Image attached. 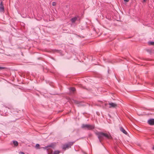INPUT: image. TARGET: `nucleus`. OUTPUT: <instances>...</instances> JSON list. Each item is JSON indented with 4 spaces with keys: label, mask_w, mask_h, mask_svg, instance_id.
I'll return each mask as SVG.
<instances>
[{
    "label": "nucleus",
    "mask_w": 154,
    "mask_h": 154,
    "mask_svg": "<svg viewBox=\"0 0 154 154\" xmlns=\"http://www.w3.org/2000/svg\"><path fill=\"white\" fill-rule=\"evenodd\" d=\"M68 102L69 101V99L68 98Z\"/></svg>",
    "instance_id": "25"
},
{
    "label": "nucleus",
    "mask_w": 154,
    "mask_h": 154,
    "mask_svg": "<svg viewBox=\"0 0 154 154\" xmlns=\"http://www.w3.org/2000/svg\"><path fill=\"white\" fill-rule=\"evenodd\" d=\"M154 150V146L152 148Z\"/></svg>",
    "instance_id": "24"
},
{
    "label": "nucleus",
    "mask_w": 154,
    "mask_h": 154,
    "mask_svg": "<svg viewBox=\"0 0 154 154\" xmlns=\"http://www.w3.org/2000/svg\"><path fill=\"white\" fill-rule=\"evenodd\" d=\"M148 123L150 125H154V119H151L148 121Z\"/></svg>",
    "instance_id": "6"
},
{
    "label": "nucleus",
    "mask_w": 154,
    "mask_h": 154,
    "mask_svg": "<svg viewBox=\"0 0 154 154\" xmlns=\"http://www.w3.org/2000/svg\"><path fill=\"white\" fill-rule=\"evenodd\" d=\"M109 108H116L117 106V104L116 103L112 102L109 103Z\"/></svg>",
    "instance_id": "5"
},
{
    "label": "nucleus",
    "mask_w": 154,
    "mask_h": 154,
    "mask_svg": "<svg viewBox=\"0 0 154 154\" xmlns=\"http://www.w3.org/2000/svg\"><path fill=\"white\" fill-rule=\"evenodd\" d=\"M67 148V144H66L63 148H65V149H66Z\"/></svg>",
    "instance_id": "16"
},
{
    "label": "nucleus",
    "mask_w": 154,
    "mask_h": 154,
    "mask_svg": "<svg viewBox=\"0 0 154 154\" xmlns=\"http://www.w3.org/2000/svg\"><path fill=\"white\" fill-rule=\"evenodd\" d=\"M39 145L38 144H37L36 145V147H39Z\"/></svg>",
    "instance_id": "17"
},
{
    "label": "nucleus",
    "mask_w": 154,
    "mask_h": 154,
    "mask_svg": "<svg viewBox=\"0 0 154 154\" xmlns=\"http://www.w3.org/2000/svg\"><path fill=\"white\" fill-rule=\"evenodd\" d=\"M120 130L123 133L125 134H127V132L122 127H121L120 128Z\"/></svg>",
    "instance_id": "9"
},
{
    "label": "nucleus",
    "mask_w": 154,
    "mask_h": 154,
    "mask_svg": "<svg viewBox=\"0 0 154 154\" xmlns=\"http://www.w3.org/2000/svg\"><path fill=\"white\" fill-rule=\"evenodd\" d=\"M56 146V143H52L50 144L45 147L44 148L46 149L48 152H51V150L52 149H54Z\"/></svg>",
    "instance_id": "4"
},
{
    "label": "nucleus",
    "mask_w": 154,
    "mask_h": 154,
    "mask_svg": "<svg viewBox=\"0 0 154 154\" xmlns=\"http://www.w3.org/2000/svg\"><path fill=\"white\" fill-rule=\"evenodd\" d=\"M82 128L88 130H91L94 128V125L89 124H82Z\"/></svg>",
    "instance_id": "3"
},
{
    "label": "nucleus",
    "mask_w": 154,
    "mask_h": 154,
    "mask_svg": "<svg viewBox=\"0 0 154 154\" xmlns=\"http://www.w3.org/2000/svg\"><path fill=\"white\" fill-rule=\"evenodd\" d=\"M71 23V26H74L76 25L79 23L80 21V18L78 16H76L72 18L70 20Z\"/></svg>",
    "instance_id": "2"
},
{
    "label": "nucleus",
    "mask_w": 154,
    "mask_h": 154,
    "mask_svg": "<svg viewBox=\"0 0 154 154\" xmlns=\"http://www.w3.org/2000/svg\"><path fill=\"white\" fill-rule=\"evenodd\" d=\"M60 153V152L58 151H55L53 154H59Z\"/></svg>",
    "instance_id": "14"
},
{
    "label": "nucleus",
    "mask_w": 154,
    "mask_h": 154,
    "mask_svg": "<svg viewBox=\"0 0 154 154\" xmlns=\"http://www.w3.org/2000/svg\"><path fill=\"white\" fill-rule=\"evenodd\" d=\"M3 6L2 2H1L0 4V6Z\"/></svg>",
    "instance_id": "18"
},
{
    "label": "nucleus",
    "mask_w": 154,
    "mask_h": 154,
    "mask_svg": "<svg viewBox=\"0 0 154 154\" xmlns=\"http://www.w3.org/2000/svg\"><path fill=\"white\" fill-rule=\"evenodd\" d=\"M8 109H9V108H7L5 106H3L2 108V111L5 113L7 112Z\"/></svg>",
    "instance_id": "8"
},
{
    "label": "nucleus",
    "mask_w": 154,
    "mask_h": 154,
    "mask_svg": "<svg viewBox=\"0 0 154 154\" xmlns=\"http://www.w3.org/2000/svg\"><path fill=\"white\" fill-rule=\"evenodd\" d=\"M56 3L55 2H53L52 3V5L53 6H54L56 5Z\"/></svg>",
    "instance_id": "15"
},
{
    "label": "nucleus",
    "mask_w": 154,
    "mask_h": 154,
    "mask_svg": "<svg viewBox=\"0 0 154 154\" xmlns=\"http://www.w3.org/2000/svg\"><path fill=\"white\" fill-rule=\"evenodd\" d=\"M4 10V7L3 6H0V11L3 12Z\"/></svg>",
    "instance_id": "11"
},
{
    "label": "nucleus",
    "mask_w": 154,
    "mask_h": 154,
    "mask_svg": "<svg viewBox=\"0 0 154 154\" xmlns=\"http://www.w3.org/2000/svg\"><path fill=\"white\" fill-rule=\"evenodd\" d=\"M19 154H25V153L23 152H19Z\"/></svg>",
    "instance_id": "19"
},
{
    "label": "nucleus",
    "mask_w": 154,
    "mask_h": 154,
    "mask_svg": "<svg viewBox=\"0 0 154 154\" xmlns=\"http://www.w3.org/2000/svg\"><path fill=\"white\" fill-rule=\"evenodd\" d=\"M124 1L128 2L129 1V0H124Z\"/></svg>",
    "instance_id": "21"
},
{
    "label": "nucleus",
    "mask_w": 154,
    "mask_h": 154,
    "mask_svg": "<svg viewBox=\"0 0 154 154\" xmlns=\"http://www.w3.org/2000/svg\"><path fill=\"white\" fill-rule=\"evenodd\" d=\"M69 90L70 92V93L71 94L74 93L75 91V89L74 88L71 87L69 88Z\"/></svg>",
    "instance_id": "7"
},
{
    "label": "nucleus",
    "mask_w": 154,
    "mask_h": 154,
    "mask_svg": "<svg viewBox=\"0 0 154 154\" xmlns=\"http://www.w3.org/2000/svg\"><path fill=\"white\" fill-rule=\"evenodd\" d=\"M96 134L97 136L99 141L100 143L101 142V140L104 138L107 139H110L111 137L110 134L104 133L103 132H97L96 133Z\"/></svg>",
    "instance_id": "1"
},
{
    "label": "nucleus",
    "mask_w": 154,
    "mask_h": 154,
    "mask_svg": "<svg viewBox=\"0 0 154 154\" xmlns=\"http://www.w3.org/2000/svg\"><path fill=\"white\" fill-rule=\"evenodd\" d=\"M148 43L149 45H152L154 46V42L149 41L148 42Z\"/></svg>",
    "instance_id": "13"
},
{
    "label": "nucleus",
    "mask_w": 154,
    "mask_h": 154,
    "mask_svg": "<svg viewBox=\"0 0 154 154\" xmlns=\"http://www.w3.org/2000/svg\"><path fill=\"white\" fill-rule=\"evenodd\" d=\"M107 105V103H105V105L106 106Z\"/></svg>",
    "instance_id": "22"
},
{
    "label": "nucleus",
    "mask_w": 154,
    "mask_h": 154,
    "mask_svg": "<svg viewBox=\"0 0 154 154\" xmlns=\"http://www.w3.org/2000/svg\"><path fill=\"white\" fill-rule=\"evenodd\" d=\"M73 143L74 142H69L68 143V148L70 147V146L73 144Z\"/></svg>",
    "instance_id": "12"
},
{
    "label": "nucleus",
    "mask_w": 154,
    "mask_h": 154,
    "mask_svg": "<svg viewBox=\"0 0 154 154\" xmlns=\"http://www.w3.org/2000/svg\"><path fill=\"white\" fill-rule=\"evenodd\" d=\"M4 68L3 67H0V69H3Z\"/></svg>",
    "instance_id": "20"
},
{
    "label": "nucleus",
    "mask_w": 154,
    "mask_h": 154,
    "mask_svg": "<svg viewBox=\"0 0 154 154\" xmlns=\"http://www.w3.org/2000/svg\"><path fill=\"white\" fill-rule=\"evenodd\" d=\"M144 2H146V0H143Z\"/></svg>",
    "instance_id": "23"
},
{
    "label": "nucleus",
    "mask_w": 154,
    "mask_h": 154,
    "mask_svg": "<svg viewBox=\"0 0 154 154\" xmlns=\"http://www.w3.org/2000/svg\"><path fill=\"white\" fill-rule=\"evenodd\" d=\"M13 143L15 146H17L18 144V142L16 141H13Z\"/></svg>",
    "instance_id": "10"
}]
</instances>
